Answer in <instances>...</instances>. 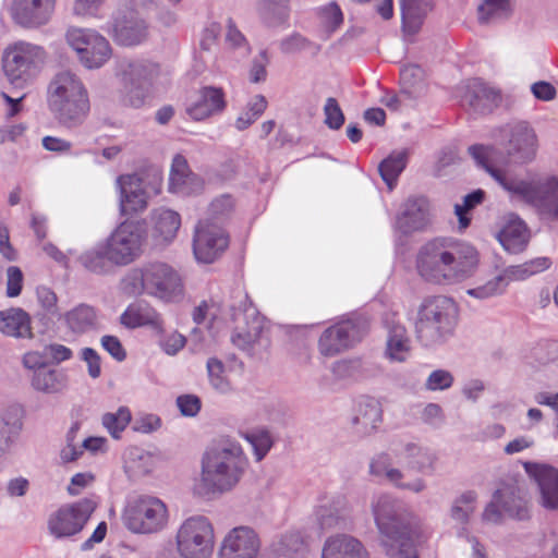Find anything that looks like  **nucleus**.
Here are the masks:
<instances>
[{"label":"nucleus","instance_id":"nucleus-1","mask_svg":"<svg viewBox=\"0 0 558 558\" xmlns=\"http://www.w3.org/2000/svg\"><path fill=\"white\" fill-rule=\"evenodd\" d=\"M469 153L481 168L509 193L510 197L535 207L541 215L558 219V179L546 175L533 180H521L509 175L502 169L506 158L501 151L489 145H472Z\"/></svg>","mask_w":558,"mask_h":558},{"label":"nucleus","instance_id":"nucleus-2","mask_svg":"<svg viewBox=\"0 0 558 558\" xmlns=\"http://www.w3.org/2000/svg\"><path fill=\"white\" fill-rule=\"evenodd\" d=\"M248 464L243 447L235 439L226 437L213 441L201 456L193 494L210 499L232 492L242 481Z\"/></svg>","mask_w":558,"mask_h":558},{"label":"nucleus","instance_id":"nucleus-3","mask_svg":"<svg viewBox=\"0 0 558 558\" xmlns=\"http://www.w3.org/2000/svg\"><path fill=\"white\" fill-rule=\"evenodd\" d=\"M478 263L477 250L453 238H435L422 245L416 255L420 277L437 286L464 281L475 272Z\"/></svg>","mask_w":558,"mask_h":558},{"label":"nucleus","instance_id":"nucleus-4","mask_svg":"<svg viewBox=\"0 0 558 558\" xmlns=\"http://www.w3.org/2000/svg\"><path fill=\"white\" fill-rule=\"evenodd\" d=\"M121 291L129 296L147 295L162 303H179L184 298L181 275L162 262H150L129 269L120 281Z\"/></svg>","mask_w":558,"mask_h":558},{"label":"nucleus","instance_id":"nucleus-5","mask_svg":"<svg viewBox=\"0 0 558 558\" xmlns=\"http://www.w3.org/2000/svg\"><path fill=\"white\" fill-rule=\"evenodd\" d=\"M47 104L64 128L81 126L90 112L88 89L78 74L70 70L57 72L47 87Z\"/></svg>","mask_w":558,"mask_h":558},{"label":"nucleus","instance_id":"nucleus-6","mask_svg":"<svg viewBox=\"0 0 558 558\" xmlns=\"http://www.w3.org/2000/svg\"><path fill=\"white\" fill-rule=\"evenodd\" d=\"M459 310L456 302L438 295L424 300L417 308L414 330L424 347L441 344L453 336Z\"/></svg>","mask_w":558,"mask_h":558},{"label":"nucleus","instance_id":"nucleus-7","mask_svg":"<svg viewBox=\"0 0 558 558\" xmlns=\"http://www.w3.org/2000/svg\"><path fill=\"white\" fill-rule=\"evenodd\" d=\"M117 76L120 80V101L133 108L144 105L149 88L162 83L159 64L145 59H123L118 63Z\"/></svg>","mask_w":558,"mask_h":558},{"label":"nucleus","instance_id":"nucleus-8","mask_svg":"<svg viewBox=\"0 0 558 558\" xmlns=\"http://www.w3.org/2000/svg\"><path fill=\"white\" fill-rule=\"evenodd\" d=\"M162 173L158 168L121 174L116 179L119 207L122 215L144 211L151 196L160 193Z\"/></svg>","mask_w":558,"mask_h":558},{"label":"nucleus","instance_id":"nucleus-9","mask_svg":"<svg viewBox=\"0 0 558 558\" xmlns=\"http://www.w3.org/2000/svg\"><path fill=\"white\" fill-rule=\"evenodd\" d=\"M371 319L365 313H351L326 328L317 343L325 357L339 355L355 347L367 335Z\"/></svg>","mask_w":558,"mask_h":558},{"label":"nucleus","instance_id":"nucleus-10","mask_svg":"<svg viewBox=\"0 0 558 558\" xmlns=\"http://www.w3.org/2000/svg\"><path fill=\"white\" fill-rule=\"evenodd\" d=\"M46 60L47 51L43 46L16 40L3 50L2 68L12 84L23 86L40 72Z\"/></svg>","mask_w":558,"mask_h":558},{"label":"nucleus","instance_id":"nucleus-11","mask_svg":"<svg viewBox=\"0 0 558 558\" xmlns=\"http://www.w3.org/2000/svg\"><path fill=\"white\" fill-rule=\"evenodd\" d=\"M65 41L87 70L102 68L112 57L109 40L94 28L71 26L65 32Z\"/></svg>","mask_w":558,"mask_h":558},{"label":"nucleus","instance_id":"nucleus-12","mask_svg":"<svg viewBox=\"0 0 558 558\" xmlns=\"http://www.w3.org/2000/svg\"><path fill=\"white\" fill-rule=\"evenodd\" d=\"M117 266H128L138 259L144 251L146 230L137 221L125 220L121 222L105 239Z\"/></svg>","mask_w":558,"mask_h":558},{"label":"nucleus","instance_id":"nucleus-13","mask_svg":"<svg viewBox=\"0 0 558 558\" xmlns=\"http://www.w3.org/2000/svg\"><path fill=\"white\" fill-rule=\"evenodd\" d=\"M141 0H132L131 5L118 8L104 29L113 40L125 47L142 44L147 37V25L134 11V4Z\"/></svg>","mask_w":558,"mask_h":558},{"label":"nucleus","instance_id":"nucleus-14","mask_svg":"<svg viewBox=\"0 0 558 558\" xmlns=\"http://www.w3.org/2000/svg\"><path fill=\"white\" fill-rule=\"evenodd\" d=\"M380 543L390 558H418L417 547L426 541L420 525H378Z\"/></svg>","mask_w":558,"mask_h":558},{"label":"nucleus","instance_id":"nucleus-15","mask_svg":"<svg viewBox=\"0 0 558 558\" xmlns=\"http://www.w3.org/2000/svg\"><path fill=\"white\" fill-rule=\"evenodd\" d=\"M240 302L241 308L239 310V312L235 308H232L233 319L238 320L240 312H243L244 318L251 320L246 322V326L244 328L238 327V329L233 332L231 337V341L240 350L245 351L247 353H252L256 345H262L263 342L265 345L268 343L265 323L263 317L259 316L257 310L248 300L247 294L241 295Z\"/></svg>","mask_w":558,"mask_h":558},{"label":"nucleus","instance_id":"nucleus-16","mask_svg":"<svg viewBox=\"0 0 558 558\" xmlns=\"http://www.w3.org/2000/svg\"><path fill=\"white\" fill-rule=\"evenodd\" d=\"M501 134L507 140V154L513 162L524 165L535 158L537 137L527 122H510L501 129Z\"/></svg>","mask_w":558,"mask_h":558},{"label":"nucleus","instance_id":"nucleus-17","mask_svg":"<svg viewBox=\"0 0 558 558\" xmlns=\"http://www.w3.org/2000/svg\"><path fill=\"white\" fill-rule=\"evenodd\" d=\"M229 234L222 226L199 221L193 236L195 258L205 264L215 262L227 250Z\"/></svg>","mask_w":558,"mask_h":558},{"label":"nucleus","instance_id":"nucleus-18","mask_svg":"<svg viewBox=\"0 0 558 558\" xmlns=\"http://www.w3.org/2000/svg\"><path fill=\"white\" fill-rule=\"evenodd\" d=\"M175 544L182 558H210L215 546L213 525H180Z\"/></svg>","mask_w":558,"mask_h":558},{"label":"nucleus","instance_id":"nucleus-19","mask_svg":"<svg viewBox=\"0 0 558 558\" xmlns=\"http://www.w3.org/2000/svg\"><path fill=\"white\" fill-rule=\"evenodd\" d=\"M482 519L486 523H496L505 519L524 521L529 519V509L526 502L515 496L513 487L504 486L494 493L483 511Z\"/></svg>","mask_w":558,"mask_h":558},{"label":"nucleus","instance_id":"nucleus-20","mask_svg":"<svg viewBox=\"0 0 558 558\" xmlns=\"http://www.w3.org/2000/svg\"><path fill=\"white\" fill-rule=\"evenodd\" d=\"M395 450L392 452H380L369 462V474L378 481L387 482L396 488L409 490L415 494L422 493L426 488V483L421 477L405 481V474L396 466Z\"/></svg>","mask_w":558,"mask_h":558},{"label":"nucleus","instance_id":"nucleus-21","mask_svg":"<svg viewBox=\"0 0 558 558\" xmlns=\"http://www.w3.org/2000/svg\"><path fill=\"white\" fill-rule=\"evenodd\" d=\"M124 523H167L170 519L165 501L149 495H132L125 500L122 512Z\"/></svg>","mask_w":558,"mask_h":558},{"label":"nucleus","instance_id":"nucleus-22","mask_svg":"<svg viewBox=\"0 0 558 558\" xmlns=\"http://www.w3.org/2000/svg\"><path fill=\"white\" fill-rule=\"evenodd\" d=\"M383 325L387 331L384 357L390 363H404L411 355L412 341L408 330L393 310L383 315Z\"/></svg>","mask_w":558,"mask_h":558},{"label":"nucleus","instance_id":"nucleus-23","mask_svg":"<svg viewBox=\"0 0 558 558\" xmlns=\"http://www.w3.org/2000/svg\"><path fill=\"white\" fill-rule=\"evenodd\" d=\"M56 5L57 0H12L10 12L17 25L36 29L51 21Z\"/></svg>","mask_w":558,"mask_h":558},{"label":"nucleus","instance_id":"nucleus-24","mask_svg":"<svg viewBox=\"0 0 558 558\" xmlns=\"http://www.w3.org/2000/svg\"><path fill=\"white\" fill-rule=\"evenodd\" d=\"M260 549L258 534L250 525H235L225 536L219 558H257Z\"/></svg>","mask_w":558,"mask_h":558},{"label":"nucleus","instance_id":"nucleus-25","mask_svg":"<svg viewBox=\"0 0 558 558\" xmlns=\"http://www.w3.org/2000/svg\"><path fill=\"white\" fill-rule=\"evenodd\" d=\"M429 223V202L422 196H412L403 203L393 227L397 232L407 235L424 230Z\"/></svg>","mask_w":558,"mask_h":558},{"label":"nucleus","instance_id":"nucleus-26","mask_svg":"<svg viewBox=\"0 0 558 558\" xmlns=\"http://www.w3.org/2000/svg\"><path fill=\"white\" fill-rule=\"evenodd\" d=\"M524 471L535 480L541 494V505L547 510L558 509V470L547 464L524 462Z\"/></svg>","mask_w":558,"mask_h":558},{"label":"nucleus","instance_id":"nucleus-27","mask_svg":"<svg viewBox=\"0 0 558 558\" xmlns=\"http://www.w3.org/2000/svg\"><path fill=\"white\" fill-rule=\"evenodd\" d=\"M203 187L204 181L190 170L186 159L175 155L169 173V191L179 196H191L201 193Z\"/></svg>","mask_w":558,"mask_h":558},{"label":"nucleus","instance_id":"nucleus-28","mask_svg":"<svg viewBox=\"0 0 558 558\" xmlns=\"http://www.w3.org/2000/svg\"><path fill=\"white\" fill-rule=\"evenodd\" d=\"M462 104L480 113L489 112L500 101V92L478 78L471 80L464 86Z\"/></svg>","mask_w":558,"mask_h":558},{"label":"nucleus","instance_id":"nucleus-29","mask_svg":"<svg viewBox=\"0 0 558 558\" xmlns=\"http://www.w3.org/2000/svg\"><path fill=\"white\" fill-rule=\"evenodd\" d=\"M383 420V409L378 400L372 397L362 398L352 416V426L356 435L364 437L375 433Z\"/></svg>","mask_w":558,"mask_h":558},{"label":"nucleus","instance_id":"nucleus-30","mask_svg":"<svg viewBox=\"0 0 558 558\" xmlns=\"http://www.w3.org/2000/svg\"><path fill=\"white\" fill-rule=\"evenodd\" d=\"M225 94L218 87H204L197 97L186 106V113L195 121H202L225 109Z\"/></svg>","mask_w":558,"mask_h":558},{"label":"nucleus","instance_id":"nucleus-31","mask_svg":"<svg viewBox=\"0 0 558 558\" xmlns=\"http://www.w3.org/2000/svg\"><path fill=\"white\" fill-rule=\"evenodd\" d=\"M375 523H404L410 517L408 505L390 494H379L372 500Z\"/></svg>","mask_w":558,"mask_h":558},{"label":"nucleus","instance_id":"nucleus-32","mask_svg":"<svg viewBox=\"0 0 558 558\" xmlns=\"http://www.w3.org/2000/svg\"><path fill=\"white\" fill-rule=\"evenodd\" d=\"M352 512V506L342 493L326 494L318 498L314 509L319 523L345 521Z\"/></svg>","mask_w":558,"mask_h":558},{"label":"nucleus","instance_id":"nucleus-33","mask_svg":"<svg viewBox=\"0 0 558 558\" xmlns=\"http://www.w3.org/2000/svg\"><path fill=\"white\" fill-rule=\"evenodd\" d=\"M322 558H369V554L357 538L341 534L325 542Z\"/></svg>","mask_w":558,"mask_h":558},{"label":"nucleus","instance_id":"nucleus-34","mask_svg":"<svg viewBox=\"0 0 558 558\" xmlns=\"http://www.w3.org/2000/svg\"><path fill=\"white\" fill-rule=\"evenodd\" d=\"M0 332L16 339L32 338V320L27 312L20 307L0 311Z\"/></svg>","mask_w":558,"mask_h":558},{"label":"nucleus","instance_id":"nucleus-35","mask_svg":"<svg viewBox=\"0 0 558 558\" xmlns=\"http://www.w3.org/2000/svg\"><path fill=\"white\" fill-rule=\"evenodd\" d=\"M66 328L76 335H83L97 328L98 312L86 303H80L61 314V318Z\"/></svg>","mask_w":558,"mask_h":558},{"label":"nucleus","instance_id":"nucleus-36","mask_svg":"<svg viewBox=\"0 0 558 558\" xmlns=\"http://www.w3.org/2000/svg\"><path fill=\"white\" fill-rule=\"evenodd\" d=\"M151 236L156 243L163 244L171 242L181 226L180 215L168 208L155 209L151 214Z\"/></svg>","mask_w":558,"mask_h":558},{"label":"nucleus","instance_id":"nucleus-37","mask_svg":"<svg viewBox=\"0 0 558 558\" xmlns=\"http://www.w3.org/2000/svg\"><path fill=\"white\" fill-rule=\"evenodd\" d=\"M403 32L416 34L434 8L433 0H400Z\"/></svg>","mask_w":558,"mask_h":558},{"label":"nucleus","instance_id":"nucleus-38","mask_svg":"<svg viewBox=\"0 0 558 558\" xmlns=\"http://www.w3.org/2000/svg\"><path fill=\"white\" fill-rule=\"evenodd\" d=\"M80 263L89 271L106 275L118 267L111 257L110 248L105 240L97 242L80 256Z\"/></svg>","mask_w":558,"mask_h":558},{"label":"nucleus","instance_id":"nucleus-39","mask_svg":"<svg viewBox=\"0 0 558 558\" xmlns=\"http://www.w3.org/2000/svg\"><path fill=\"white\" fill-rule=\"evenodd\" d=\"M120 322L128 328H138L143 326H151L158 330L162 328L160 315L150 306L141 303L129 305L122 313Z\"/></svg>","mask_w":558,"mask_h":558},{"label":"nucleus","instance_id":"nucleus-40","mask_svg":"<svg viewBox=\"0 0 558 558\" xmlns=\"http://www.w3.org/2000/svg\"><path fill=\"white\" fill-rule=\"evenodd\" d=\"M98 501L94 497L83 498L73 504L63 505L56 512L54 523H87L96 510Z\"/></svg>","mask_w":558,"mask_h":558},{"label":"nucleus","instance_id":"nucleus-41","mask_svg":"<svg viewBox=\"0 0 558 558\" xmlns=\"http://www.w3.org/2000/svg\"><path fill=\"white\" fill-rule=\"evenodd\" d=\"M32 386L47 395L60 393L68 386V376L60 369L39 367L33 373Z\"/></svg>","mask_w":558,"mask_h":558},{"label":"nucleus","instance_id":"nucleus-42","mask_svg":"<svg viewBox=\"0 0 558 558\" xmlns=\"http://www.w3.org/2000/svg\"><path fill=\"white\" fill-rule=\"evenodd\" d=\"M498 240L509 253L517 254L523 251L527 244L525 223L518 217L511 218L498 233Z\"/></svg>","mask_w":558,"mask_h":558},{"label":"nucleus","instance_id":"nucleus-43","mask_svg":"<svg viewBox=\"0 0 558 558\" xmlns=\"http://www.w3.org/2000/svg\"><path fill=\"white\" fill-rule=\"evenodd\" d=\"M396 457L405 460L409 465L418 471L433 470L436 461V454L428 448L421 447L415 442H407L395 450Z\"/></svg>","mask_w":558,"mask_h":558},{"label":"nucleus","instance_id":"nucleus-44","mask_svg":"<svg viewBox=\"0 0 558 558\" xmlns=\"http://www.w3.org/2000/svg\"><path fill=\"white\" fill-rule=\"evenodd\" d=\"M258 13L268 27H279L289 21V0H259Z\"/></svg>","mask_w":558,"mask_h":558},{"label":"nucleus","instance_id":"nucleus-45","mask_svg":"<svg viewBox=\"0 0 558 558\" xmlns=\"http://www.w3.org/2000/svg\"><path fill=\"white\" fill-rule=\"evenodd\" d=\"M23 416L24 410L19 404L9 405L0 415V434L10 447L23 429Z\"/></svg>","mask_w":558,"mask_h":558},{"label":"nucleus","instance_id":"nucleus-46","mask_svg":"<svg viewBox=\"0 0 558 558\" xmlns=\"http://www.w3.org/2000/svg\"><path fill=\"white\" fill-rule=\"evenodd\" d=\"M478 21L482 24L496 23L512 14L510 0H483L477 8Z\"/></svg>","mask_w":558,"mask_h":558},{"label":"nucleus","instance_id":"nucleus-47","mask_svg":"<svg viewBox=\"0 0 558 558\" xmlns=\"http://www.w3.org/2000/svg\"><path fill=\"white\" fill-rule=\"evenodd\" d=\"M408 162V156L404 150L393 151L385 158L379 167V173L389 190H392L399 175L404 170Z\"/></svg>","mask_w":558,"mask_h":558},{"label":"nucleus","instance_id":"nucleus-48","mask_svg":"<svg viewBox=\"0 0 558 558\" xmlns=\"http://www.w3.org/2000/svg\"><path fill=\"white\" fill-rule=\"evenodd\" d=\"M478 495L475 490L469 489L458 495L451 505L450 517L461 523H468L476 510Z\"/></svg>","mask_w":558,"mask_h":558},{"label":"nucleus","instance_id":"nucleus-49","mask_svg":"<svg viewBox=\"0 0 558 558\" xmlns=\"http://www.w3.org/2000/svg\"><path fill=\"white\" fill-rule=\"evenodd\" d=\"M235 208V201L230 194H222L211 201L208 206L206 217L201 221H209L219 226L225 225L230 219Z\"/></svg>","mask_w":558,"mask_h":558},{"label":"nucleus","instance_id":"nucleus-50","mask_svg":"<svg viewBox=\"0 0 558 558\" xmlns=\"http://www.w3.org/2000/svg\"><path fill=\"white\" fill-rule=\"evenodd\" d=\"M318 26L326 37L335 33L343 23V13L337 2H329L316 9Z\"/></svg>","mask_w":558,"mask_h":558},{"label":"nucleus","instance_id":"nucleus-51","mask_svg":"<svg viewBox=\"0 0 558 558\" xmlns=\"http://www.w3.org/2000/svg\"><path fill=\"white\" fill-rule=\"evenodd\" d=\"M331 374L337 380H357L364 376V362L360 357L341 359L332 363Z\"/></svg>","mask_w":558,"mask_h":558},{"label":"nucleus","instance_id":"nucleus-52","mask_svg":"<svg viewBox=\"0 0 558 558\" xmlns=\"http://www.w3.org/2000/svg\"><path fill=\"white\" fill-rule=\"evenodd\" d=\"M240 435L252 446L256 461H262L274 445L272 436L266 428H254Z\"/></svg>","mask_w":558,"mask_h":558},{"label":"nucleus","instance_id":"nucleus-53","mask_svg":"<svg viewBox=\"0 0 558 558\" xmlns=\"http://www.w3.org/2000/svg\"><path fill=\"white\" fill-rule=\"evenodd\" d=\"M132 420L131 411L128 407H120L116 412H108L102 415L104 427L114 439H120L121 434L128 427Z\"/></svg>","mask_w":558,"mask_h":558},{"label":"nucleus","instance_id":"nucleus-54","mask_svg":"<svg viewBox=\"0 0 558 558\" xmlns=\"http://www.w3.org/2000/svg\"><path fill=\"white\" fill-rule=\"evenodd\" d=\"M506 279L500 275L487 280L485 283L468 289L466 294L477 300H486L502 294L506 291Z\"/></svg>","mask_w":558,"mask_h":558},{"label":"nucleus","instance_id":"nucleus-55","mask_svg":"<svg viewBox=\"0 0 558 558\" xmlns=\"http://www.w3.org/2000/svg\"><path fill=\"white\" fill-rule=\"evenodd\" d=\"M206 367L211 387L218 392H228L230 390V384L225 374L223 363L216 357H210L207 361Z\"/></svg>","mask_w":558,"mask_h":558},{"label":"nucleus","instance_id":"nucleus-56","mask_svg":"<svg viewBox=\"0 0 558 558\" xmlns=\"http://www.w3.org/2000/svg\"><path fill=\"white\" fill-rule=\"evenodd\" d=\"M303 547L304 539L298 532L284 534L272 544L274 551L280 557H289L301 551Z\"/></svg>","mask_w":558,"mask_h":558},{"label":"nucleus","instance_id":"nucleus-57","mask_svg":"<svg viewBox=\"0 0 558 558\" xmlns=\"http://www.w3.org/2000/svg\"><path fill=\"white\" fill-rule=\"evenodd\" d=\"M37 302L48 317L61 318V312L58 305V296L56 292L46 286H39L36 289Z\"/></svg>","mask_w":558,"mask_h":558},{"label":"nucleus","instance_id":"nucleus-58","mask_svg":"<svg viewBox=\"0 0 558 558\" xmlns=\"http://www.w3.org/2000/svg\"><path fill=\"white\" fill-rule=\"evenodd\" d=\"M484 194L482 190H476L464 196L463 204H456L454 213L458 216L461 229H465L470 225L466 213L483 201Z\"/></svg>","mask_w":558,"mask_h":558},{"label":"nucleus","instance_id":"nucleus-59","mask_svg":"<svg viewBox=\"0 0 558 558\" xmlns=\"http://www.w3.org/2000/svg\"><path fill=\"white\" fill-rule=\"evenodd\" d=\"M453 375L447 369H435L426 378L425 388L429 391H444L453 385Z\"/></svg>","mask_w":558,"mask_h":558},{"label":"nucleus","instance_id":"nucleus-60","mask_svg":"<svg viewBox=\"0 0 558 558\" xmlns=\"http://www.w3.org/2000/svg\"><path fill=\"white\" fill-rule=\"evenodd\" d=\"M324 114L325 123L331 130H339L344 123V114L336 98H327Z\"/></svg>","mask_w":558,"mask_h":558},{"label":"nucleus","instance_id":"nucleus-61","mask_svg":"<svg viewBox=\"0 0 558 558\" xmlns=\"http://www.w3.org/2000/svg\"><path fill=\"white\" fill-rule=\"evenodd\" d=\"M5 287V295L8 298H17L22 293L24 287V275L20 267H8Z\"/></svg>","mask_w":558,"mask_h":558},{"label":"nucleus","instance_id":"nucleus-62","mask_svg":"<svg viewBox=\"0 0 558 558\" xmlns=\"http://www.w3.org/2000/svg\"><path fill=\"white\" fill-rule=\"evenodd\" d=\"M106 0H75L73 12L77 16L83 17H101L100 8Z\"/></svg>","mask_w":558,"mask_h":558},{"label":"nucleus","instance_id":"nucleus-63","mask_svg":"<svg viewBox=\"0 0 558 558\" xmlns=\"http://www.w3.org/2000/svg\"><path fill=\"white\" fill-rule=\"evenodd\" d=\"M161 426V420L153 413H142L136 416L133 423V429L137 433L149 434Z\"/></svg>","mask_w":558,"mask_h":558},{"label":"nucleus","instance_id":"nucleus-64","mask_svg":"<svg viewBox=\"0 0 558 558\" xmlns=\"http://www.w3.org/2000/svg\"><path fill=\"white\" fill-rule=\"evenodd\" d=\"M185 343V337L177 331L166 335L159 340V345L161 350L167 355L171 356L178 354V352L184 348Z\"/></svg>","mask_w":558,"mask_h":558}]
</instances>
